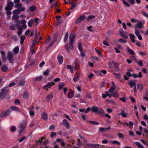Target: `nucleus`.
Segmentation results:
<instances>
[{"instance_id":"0e129e2a","label":"nucleus","mask_w":148,"mask_h":148,"mask_svg":"<svg viewBox=\"0 0 148 148\" xmlns=\"http://www.w3.org/2000/svg\"><path fill=\"white\" fill-rule=\"evenodd\" d=\"M94 76V75L92 73H91L88 76V77L91 79Z\"/></svg>"},{"instance_id":"774afa93","label":"nucleus","mask_w":148,"mask_h":148,"mask_svg":"<svg viewBox=\"0 0 148 148\" xmlns=\"http://www.w3.org/2000/svg\"><path fill=\"white\" fill-rule=\"evenodd\" d=\"M25 138V136H23L22 138H20L18 142L19 143H21L22 142L23 140H24Z\"/></svg>"},{"instance_id":"7ed1b4c3","label":"nucleus","mask_w":148,"mask_h":148,"mask_svg":"<svg viewBox=\"0 0 148 148\" xmlns=\"http://www.w3.org/2000/svg\"><path fill=\"white\" fill-rule=\"evenodd\" d=\"M7 88V87H5L1 90V92L0 93V99H3L5 97L8 91Z\"/></svg>"},{"instance_id":"dca6fc26","label":"nucleus","mask_w":148,"mask_h":148,"mask_svg":"<svg viewBox=\"0 0 148 148\" xmlns=\"http://www.w3.org/2000/svg\"><path fill=\"white\" fill-rule=\"evenodd\" d=\"M91 110L92 112H97L98 110L97 107L96 106H93L91 108Z\"/></svg>"},{"instance_id":"ea45409f","label":"nucleus","mask_w":148,"mask_h":148,"mask_svg":"<svg viewBox=\"0 0 148 148\" xmlns=\"http://www.w3.org/2000/svg\"><path fill=\"white\" fill-rule=\"evenodd\" d=\"M10 130L12 132H14L16 130V127L15 126L12 125L11 127Z\"/></svg>"},{"instance_id":"13d9d810","label":"nucleus","mask_w":148,"mask_h":148,"mask_svg":"<svg viewBox=\"0 0 148 148\" xmlns=\"http://www.w3.org/2000/svg\"><path fill=\"white\" fill-rule=\"evenodd\" d=\"M76 7V3H74L71 6L70 9L71 10H73Z\"/></svg>"},{"instance_id":"5fc2aeb1","label":"nucleus","mask_w":148,"mask_h":148,"mask_svg":"<svg viewBox=\"0 0 148 148\" xmlns=\"http://www.w3.org/2000/svg\"><path fill=\"white\" fill-rule=\"evenodd\" d=\"M95 16L94 15H90L87 18V20H89L94 18Z\"/></svg>"},{"instance_id":"e2e57ef3","label":"nucleus","mask_w":148,"mask_h":148,"mask_svg":"<svg viewBox=\"0 0 148 148\" xmlns=\"http://www.w3.org/2000/svg\"><path fill=\"white\" fill-rule=\"evenodd\" d=\"M75 34L74 32H71V33L69 37H75Z\"/></svg>"},{"instance_id":"4c0bfd02","label":"nucleus","mask_w":148,"mask_h":148,"mask_svg":"<svg viewBox=\"0 0 148 148\" xmlns=\"http://www.w3.org/2000/svg\"><path fill=\"white\" fill-rule=\"evenodd\" d=\"M33 21V20L32 19H30L28 21V25L29 27H31L32 26Z\"/></svg>"},{"instance_id":"f03ea898","label":"nucleus","mask_w":148,"mask_h":148,"mask_svg":"<svg viewBox=\"0 0 148 148\" xmlns=\"http://www.w3.org/2000/svg\"><path fill=\"white\" fill-rule=\"evenodd\" d=\"M26 122L25 121H23L19 125L18 127L19 130L18 131L19 133V136H20L21 133L25 129L26 126Z\"/></svg>"},{"instance_id":"f704fd0d","label":"nucleus","mask_w":148,"mask_h":148,"mask_svg":"<svg viewBox=\"0 0 148 148\" xmlns=\"http://www.w3.org/2000/svg\"><path fill=\"white\" fill-rule=\"evenodd\" d=\"M127 51L129 53L132 55H134L135 54L134 51L131 49L128 48L127 49Z\"/></svg>"},{"instance_id":"20e7f679","label":"nucleus","mask_w":148,"mask_h":148,"mask_svg":"<svg viewBox=\"0 0 148 148\" xmlns=\"http://www.w3.org/2000/svg\"><path fill=\"white\" fill-rule=\"evenodd\" d=\"M34 107L31 106L27 109L29 112V114L30 116H33L35 115V112L34 111Z\"/></svg>"},{"instance_id":"0eeeda50","label":"nucleus","mask_w":148,"mask_h":148,"mask_svg":"<svg viewBox=\"0 0 148 148\" xmlns=\"http://www.w3.org/2000/svg\"><path fill=\"white\" fill-rule=\"evenodd\" d=\"M14 3L13 2H10L8 3L7 4V6L5 8L6 10H10L12 9V7L13 6Z\"/></svg>"},{"instance_id":"052dcab7","label":"nucleus","mask_w":148,"mask_h":148,"mask_svg":"<svg viewBox=\"0 0 148 148\" xmlns=\"http://www.w3.org/2000/svg\"><path fill=\"white\" fill-rule=\"evenodd\" d=\"M96 73L98 75H99V76H102L101 71H100V70L98 71H97L96 72Z\"/></svg>"},{"instance_id":"bb28decb","label":"nucleus","mask_w":148,"mask_h":148,"mask_svg":"<svg viewBox=\"0 0 148 148\" xmlns=\"http://www.w3.org/2000/svg\"><path fill=\"white\" fill-rule=\"evenodd\" d=\"M135 143L137 146L139 148H145L143 145L139 142H135Z\"/></svg>"},{"instance_id":"b1692460","label":"nucleus","mask_w":148,"mask_h":148,"mask_svg":"<svg viewBox=\"0 0 148 148\" xmlns=\"http://www.w3.org/2000/svg\"><path fill=\"white\" fill-rule=\"evenodd\" d=\"M137 88L140 91H142L143 89V86L142 84H138L137 85Z\"/></svg>"},{"instance_id":"6ab92c4d","label":"nucleus","mask_w":148,"mask_h":148,"mask_svg":"<svg viewBox=\"0 0 148 148\" xmlns=\"http://www.w3.org/2000/svg\"><path fill=\"white\" fill-rule=\"evenodd\" d=\"M97 113H98L101 116H105V112L103 109H100L99 110Z\"/></svg>"},{"instance_id":"9b49d317","label":"nucleus","mask_w":148,"mask_h":148,"mask_svg":"<svg viewBox=\"0 0 148 148\" xmlns=\"http://www.w3.org/2000/svg\"><path fill=\"white\" fill-rule=\"evenodd\" d=\"M58 62L60 64H62L63 62V57L60 54H59L57 56Z\"/></svg>"},{"instance_id":"1a4fd4ad","label":"nucleus","mask_w":148,"mask_h":148,"mask_svg":"<svg viewBox=\"0 0 148 148\" xmlns=\"http://www.w3.org/2000/svg\"><path fill=\"white\" fill-rule=\"evenodd\" d=\"M85 18V17L84 15L80 16L79 18H77L75 22L76 23H79L82 21L84 20Z\"/></svg>"},{"instance_id":"4be33fe9","label":"nucleus","mask_w":148,"mask_h":148,"mask_svg":"<svg viewBox=\"0 0 148 148\" xmlns=\"http://www.w3.org/2000/svg\"><path fill=\"white\" fill-rule=\"evenodd\" d=\"M13 52L15 54H17L19 51V48L18 46H16L13 49Z\"/></svg>"},{"instance_id":"603ef678","label":"nucleus","mask_w":148,"mask_h":148,"mask_svg":"<svg viewBox=\"0 0 148 148\" xmlns=\"http://www.w3.org/2000/svg\"><path fill=\"white\" fill-rule=\"evenodd\" d=\"M131 21L133 23H136L138 22L139 20L137 19H136L134 18H132L131 19Z\"/></svg>"},{"instance_id":"a18cd8bd","label":"nucleus","mask_w":148,"mask_h":148,"mask_svg":"<svg viewBox=\"0 0 148 148\" xmlns=\"http://www.w3.org/2000/svg\"><path fill=\"white\" fill-rule=\"evenodd\" d=\"M136 62L140 66H143V60H139L138 62Z\"/></svg>"},{"instance_id":"864d4df0","label":"nucleus","mask_w":148,"mask_h":148,"mask_svg":"<svg viewBox=\"0 0 148 148\" xmlns=\"http://www.w3.org/2000/svg\"><path fill=\"white\" fill-rule=\"evenodd\" d=\"M15 101L14 104L15 105H19L20 104V101L18 99H15Z\"/></svg>"},{"instance_id":"338daca9","label":"nucleus","mask_w":148,"mask_h":148,"mask_svg":"<svg viewBox=\"0 0 148 148\" xmlns=\"http://www.w3.org/2000/svg\"><path fill=\"white\" fill-rule=\"evenodd\" d=\"M131 4L134 5L135 3V1L134 0H127Z\"/></svg>"},{"instance_id":"5701e85b","label":"nucleus","mask_w":148,"mask_h":148,"mask_svg":"<svg viewBox=\"0 0 148 148\" xmlns=\"http://www.w3.org/2000/svg\"><path fill=\"white\" fill-rule=\"evenodd\" d=\"M65 84L64 82H60L58 84V88L59 90H61L64 86Z\"/></svg>"},{"instance_id":"f257e3e1","label":"nucleus","mask_w":148,"mask_h":148,"mask_svg":"<svg viewBox=\"0 0 148 148\" xmlns=\"http://www.w3.org/2000/svg\"><path fill=\"white\" fill-rule=\"evenodd\" d=\"M42 148H44L43 0H42Z\"/></svg>"},{"instance_id":"cd10ccee","label":"nucleus","mask_w":148,"mask_h":148,"mask_svg":"<svg viewBox=\"0 0 148 148\" xmlns=\"http://www.w3.org/2000/svg\"><path fill=\"white\" fill-rule=\"evenodd\" d=\"M144 24V23L143 24L141 22H139L137 24L135 25V27H138L139 28H141L142 27L143 25Z\"/></svg>"},{"instance_id":"4d7b16f0","label":"nucleus","mask_w":148,"mask_h":148,"mask_svg":"<svg viewBox=\"0 0 148 148\" xmlns=\"http://www.w3.org/2000/svg\"><path fill=\"white\" fill-rule=\"evenodd\" d=\"M95 51H96V52L98 53L100 55V56H102V54L101 53V51L99 50H98V49H97V48H95Z\"/></svg>"},{"instance_id":"e433bc0d","label":"nucleus","mask_w":148,"mask_h":148,"mask_svg":"<svg viewBox=\"0 0 148 148\" xmlns=\"http://www.w3.org/2000/svg\"><path fill=\"white\" fill-rule=\"evenodd\" d=\"M12 12L14 14H18L20 13V10L18 9L14 10Z\"/></svg>"},{"instance_id":"37998d69","label":"nucleus","mask_w":148,"mask_h":148,"mask_svg":"<svg viewBox=\"0 0 148 148\" xmlns=\"http://www.w3.org/2000/svg\"><path fill=\"white\" fill-rule=\"evenodd\" d=\"M112 95L114 97L116 98L117 97H118L119 95V94L117 92H112Z\"/></svg>"},{"instance_id":"a19ab883","label":"nucleus","mask_w":148,"mask_h":148,"mask_svg":"<svg viewBox=\"0 0 148 148\" xmlns=\"http://www.w3.org/2000/svg\"><path fill=\"white\" fill-rule=\"evenodd\" d=\"M67 69H68L70 70V72L71 73H72L73 72V67L71 65H68L67 66Z\"/></svg>"},{"instance_id":"a211bd4d","label":"nucleus","mask_w":148,"mask_h":148,"mask_svg":"<svg viewBox=\"0 0 148 148\" xmlns=\"http://www.w3.org/2000/svg\"><path fill=\"white\" fill-rule=\"evenodd\" d=\"M119 34L122 37H127L128 36L125 32L123 30H120L119 32Z\"/></svg>"},{"instance_id":"7c9ffc66","label":"nucleus","mask_w":148,"mask_h":148,"mask_svg":"<svg viewBox=\"0 0 148 148\" xmlns=\"http://www.w3.org/2000/svg\"><path fill=\"white\" fill-rule=\"evenodd\" d=\"M36 9V7L35 6L33 5L30 6L29 8V10L32 12H34Z\"/></svg>"},{"instance_id":"c85d7f7f","label":"nucleus","mask_w":148,"mask_h":148,"mask_svg":"<svg viewBox=\"0 0 148 148\" xmlns=\"http://www.w3.org/2000/svg\"><path fill=\"white\" fill-rule=\"evenodd\" d=\"M135 33L137 37H141L140 32L136 29L135 30Z\"/></svg>"},{"instance_id":"6e6d98bb","label":"nucleus","mask_w":148,"mask_h":148,"mask_svg":"<svg viewBox=\"0 0 148 148\" xmlns=\"http://www.w3.org/2000/svg\"><path fill=\"white\" fill-rule=\"evenodd\" d=\"M74 38H70L69 44L73 45L74 42Z\"/></svg>"},{"instance_id":"69168bd1","label":"nucleus","mask_w":148,"mask_h":148,"mask_svg":"<svg viewBox=\"0 0 148 148\" xmlns=\"http://www.w3.org/2000/svg\"><path fill=\"white\" fill-rule=\"evenodd\" d=\"M119 41L121 43H125L126 42V41L125 40L122 38L119 39Z\"/></svg>"},{"instance_id":"6e6552de","label":"nucleus","mask_w":148,"mask_h":148,"mask_svg":"<svg viewBox=\"0 0 148 148\" xmlns=\"http://www.w3.org/2000/svg\"><path fill=\"white\" fill-rule=\"evenodd\" d=\"M62 123L67 129H68L70 128V124L66 119H63Z\"/></svg>"},{"instance_id":"8fccbe9b","label":"nucleus","mask_w":148,"mask_h":148,"mask_svg":"<svg viewBox=\"0 0 148 148\" xmlns=\"http://www.w3.org/2000/svg\"><path fill=\"white\" fill-rule=\"evenodd\" d=\"M19 18V16L16 15H14L12 16L13 20H18Z\"/></svg>"},{"instance_id":"09e8293b","label":"nucleus","mask_w":148,"mask_h":148,"mask_svg":"<svg viewBox=\"0 0 148 148\" xmlns=\"http://www.w3.org/2000/svg\"><path fill=\"white\" fill-rule=\"evenodd\" d=\"M22 5L21 3H18L16 4L15 7L17 8H20L22 6Z\"/></svg>"},{"instance_id":"aec40b11","label":"nucleus","mask_w":148,"mask_h":148,"mask_svg":"<svg viewBox=\"0 0 148 148\" xmlns=\"http://www.w3.org/2000/svg\"><path fill=\"white\" fill-rule=\"evenodd\" d=\"M121 116L123 118H126L127 116L128 113H125L123 110H122L121 112L120 113Z\"/></svg>"},{"instance_id":"c756f323","label":"nucleus","mask_w":148,"mask_h":148,"mask_svg":"<svg viewBox=\"0 0 148 148\" xmlns=\"http://www.w3.org/2000/svg\"><path fill=\"white\" fill-rule=\"evenodd\" d=\"M116 88L115 86H112L109 89L108 91L109 92L112 93L114 90Z\"/></svg>"},{"instance_id":"f8f14e48","label":"nucleus","mask_w":148,"mask_h":148,"mask_svg":"<svg viewBox=\"0 0 148 148\" xmlns=\"http://www.w3.org/2000/svg\"><path fill=\"white\" fill-rule=\"evenodd\" d=\"M11 111L10 110H6L5 112H2L1 115L2 117H5L6 116L8 115L10 113Z\"/></svg>"},{"instance_id":"de8ad7c7","label":"nucleus","mask_w":148,"mask_h":148,"mask_svg":"<svg viewBox=\"0 0 148 148\" xmlns=\"http://www.w3.org/2000/svg\"><path fill=\"white\" fill-rule=\"evenodd\" d=\"M42 78V76H40L39 77H36L34 79L36 81H40L41 80Z\"/></svg>"},{"instance_id":"39448f33","label":"nucleus","mask_w":148,"mask_h":148,"mask_svg":"<svg viewBox=\"0 0 148 148\" xmlns=\"http://www.w3.org/2000/svg\"><path fill=\"white\" fill-rule=\"evenodd\" d=\"M13 54L10 51H9L7 54V58L10 63H12L13 62Z\"/></svg>"},{"instance_id":"3c124183","label":"nucleus","mask_w":148,"mask_h":148,"mask_svg":"<svg viewBox=\"0 0 148 148\" xmlns=\"http://www.w3.org/2000/svg\"><path fill=\"white\" fill-rule=\"evenodd\" d=\"M49 72V70H47L46 71H44L43 73V75L45 76H47L48 75Z\"/></svg>"},{"instance_id":"c03bdc74","label":"nucleus","mask_w":148,"mask_h":148,"mask_svg":"<svg viewBox=\"0 0 148 148\" xmlns=\"http://www.w3.org/2000/svg\"><path fill=\"white\" fill-rule=\"evenodd\" d=\"M78 48L80 52L82 51L83 49L82 47V45L81 43H79L78 45Z\"/></svg>"},{"instance_id":"473e14b6","label":"nucleus","mask_w":148,"mask_h":148,"mask_svg":"<svg viewBox=\"0 0 148 148\" xmlns=\"http://www.w3.org/2000/svg\"><path fill=\"white\" fill-rule=\"evenodd\" d=\"M74 93L73 92H69L68 94V97L69 99L71 98L74 96Z\"/></svg>"},{"instance_id":"2f4dec72","label":"nucleus","mask_w":148,"mask_h":148,"mask_svg":"<svg viewBox=\"0 0 148 148\" xmlns=\"http://www.w3.org/2000/svg\"><path fill=\"white\" fill-rule=\"evenodd\" d=\"M25 83V79H21L19 82V84L20 86H23L24 85Z\"/></svg>"},{"instance_id":"bf43d9fd","label":"nucleus","mask_w":148,"mask_h":148,"mask_svg":"<svg viewBox=\"0 0 148 148\" xmlns=\"http://www.w3.org/2000/svg\"><path fill=\"white\" fill-rule=\"evenodd\" d=\"M56 134V133L55 132H52L51 133L50 136L51 137L53 138L55 136Z\"/></svg>"},{"instance_id":"412c9836","label":"nucleus","mask_w":148,"mask_h":148,"mask_svg":"<svg viewBox=\"0 0 148 148\" xmlns=\"http://www.w3.org/2000/svg\"><path fill=\"white\" fill-rule=\"evenodd\" d=\"M35 35L36 37H41L42 36V35L37 30H35Z\"/></svg>"},{"instance_id":"680f3d73","label":"nucleus","mask_w":148,"mask_h":148,"mask_svg":"<svg viewBox=\"0 0 148 148\" xmlns=\"http://www.w3.org/2000/svg\"><path fill=\"white\" fill-rule=\"evenodd\" d=\"M60 145L62 147H64L65 146V143L64 140L63 139L62 141L60 143Z\"/></svg>"},{"instance_id":"f3484780","label":"nucleus","mask_w":148,"mask_h":148,"mask_svg":"<svg viewBox=\"0 0 148 148\" xmlns=\"http://www.w3.org/2000/svg\"><path fill=\"white\" fill-rule=\"evenodd\" d=\"M88 146L90 148H98L99 145L97 144H88Z\"/></svg>"},{"instance_id":"393cba45","label":"nucleus","mask_w":148,"mask_h":148,"mask_svg":"<svg viewBox=\"0 0 148 148\" xmlns=\"http://www.w3.org/2000/svg\"><path fill=\"white\" fill-rule=\"evenodd\" d=\"M8 70V67L6 66L3 65L1 67V70L3 72H5Z\"/></svg>"},{"instance_id":"a878e982","label":"nucleus","mask_w":148,"mask_h":148,"mask_svg":"<svg viewBox=\"0 0 148 148\" xmlns=\"http://www.w3.org/2000/svg\"><path fill=\"white\" fill-rule=\"evenodd\" d=\"M11 109L14 111H18L19 112H21V111L20 110H18V108L16 106H11L10 107Z\"/></svg>"},{"instance_id":"2eb2a0df","label":"nucleus","mask_w":148,"mask_h":148,"mask_svg":"<svg viewBox=\"0 0 148 148\" xmlns=\"http://www.w3.org/2000/svg\"><path fill=\"white\" fill-rule=\"evenodd\" d=\"M110 127H101L99 129V131L101 132L103 131H105L110 130Z\"/></svg>"},{"instance_id":"79ce46f5","label":"nucleus","mask_w":148,"mask_h":148,"mask_svg":"<svg viewBox=\"0 0 148 148\" xmlns=\"http://www.w3.org/2000/svg\"><path fill=\"white\" fill-rule=\"evenodd\" d=\"M29 97L28 93V92H25L24 93L23 97L25 99Z\"/></svg>"},{"instance_id":"ddd939ff","label":"nucleus","mask_w":148,"mask_h":148,"mask_svg":"<svg viewBox=\"0 0 148 148\" xmlns=\"http://www.w3.org/2000/svg\"><path fill=\"white\" fill-rule=\"evenodd\" d=\"M53 97V95L52 93H50L46 97V100L47 101H49L51 100Z\"/></svg>"},{"instance_id":"9d476101","label":"nucleus","mask_w":148,"mask_h":148,"mask_svg":"<svg viewBox=\"0 0 148 148\" xmlns=\"http://www.w3.org/2000/svg\"><path fill=\"white\" fill-rule=\"evenodd\" d=\"M136 82L134 80H130L128 81V84L131 88L136 86Z\"/></svg>"},{"instance_id":"49530a36","label":"nucleus","mask_w":148,"mask_h":148,"mask_svg":"<svg viewBox=\"0 0 148 148\" xmlns=\"http://www.w3.org/2000/svg\"><path fill=\"white\" fill-rule=\"evenodd\" d=\"M114 75L118 79H120V78L121 75L119 73H114Z\"/></svg>"},{"instance_id":"423d86ee","label":"nucleus","mask_w":148,"mask_h":148,"mask_svg":"<svg viewBox=\"0 0 148 148\" xmlns=\"http://www.w3.org/2000/svg\"><path fill=\"white\" fill-rule=\"evenodd\" d=\"M55 84V83L54 82H48L44 85L42 88L43 89H46L47 90L49 88H50L52 86L54 85Z\"/></svg>"},{"instance_id":"72a5a7b5","label":"nucleus","mask_w":148,"mask_h":148,"mask_svg":"<svg viewBox=\"0 0 148 148\" xmlns=\"http://www.w3.org/2000/svg\"><path fill=\"white\" fill-rule=\"evenodd\" d=\"M88 122H90L91 124L95 125H97L99 124L98 122L95 121H88Z\"/></svg>"},{"instance_id":"c9c22d12","label":"nucleus","mask_w":148,"mask_h":148,"mask_svg":"<svg viewBox=\"0 0 148 148\" xmlns=\"http://www.w3.org/2000/svg\"><path fill=\"white\" fill-rule=\"evenodd\" d=\"M110 143H112V144H117L118 145H120V143L119 142L116 140L113 141L110 140Z\"/></svg>"},{"instance_id":"4468645a","label":"nucleus","mask_w":148,"mask_h":148,"mask_svg":"<svg viewBox=\"0 0 148 148\" xmlns=\"http://www.w3.org/2000/svg\"><path fill=\"white\" fill-rule=\"evenodd\" d=\"M41 117L43 119L46 120L48 119V114L45 112H43L41 114Z\"/></svg>"},{"instance_id":"58836bf2","label":"nucleus","mask_w":148,"mask_h":148,"mask_svg":"<svg viewBox=\"0 0 148 148\" xmlns=\"http://www.w3.org/2000/svg\"><path fill=\"white\" fill-rule=\"evenodd\" d=\"M122 2L123 4L125 5L128 7H129L130 6V4L128 2L124 0H123L122 1Z\"/></svg>"}]
</instances>
